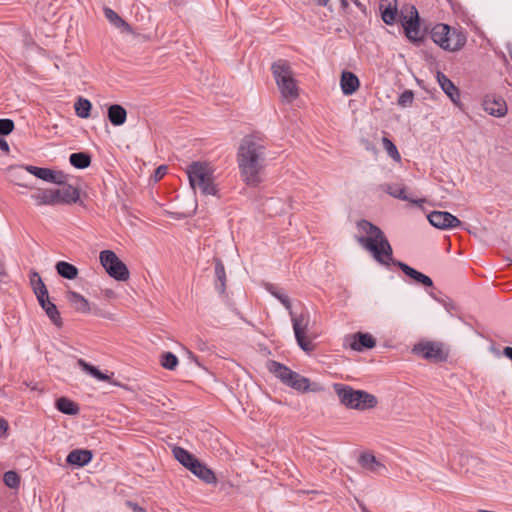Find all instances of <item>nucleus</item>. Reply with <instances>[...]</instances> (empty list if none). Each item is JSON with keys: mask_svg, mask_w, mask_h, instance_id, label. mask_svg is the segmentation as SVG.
<instances>
[{"mask_svg": "<svg viewBox=\"0 0 512 512\" xmlns=\"http://www.w3.org/2000/svg\"><path fill=\"white\" fill-rule=\"evenodd\" d=\"M334 389L340 402L349 409L364 411L373 409L378 404L376 396L366 391L355 390L342 384H336Z\"/></svg>", "mask_w": 512, "mask_h": 512, "instance_id": "39448f33", "label": "nucleus"}, {"mask_svg": "<svg viewBox=\"0 0 512 512\" xmlns=\"http://www.w3.org/2000/svg\"><path fill=\"white\" fill-rule=\"evenodd\" d=\"M379 10L384 23L392 25L396 22L398 15L397 0H380Z\"/></svg>", "mask_w": 512, "mask_h": 512, "instance_id": "f3484780", "label": "nucleus"}, {"mask_svg": "<svg viewBox=\"0 0 512 512\" xmlns=\"http://www.w3.org/2000/svg\"><path fill=\"white\" fill-rule=\"evenodd\" d=\"M92 459V453L89 450L76 449L71 451L67 456V462L72 465L84 466Z\"/></svg>", "mask_w": 512, "mask_h": 512, "instance_id": "a878e982", "label": "nucleus"}, {"mask_svg": "<svg viewBox=\"0 0 512 512\" xmlns=\"http://www.w3.org/2000/svg\"><path fill=\"white\" fill-rule=\"evenodd\" d=\"M267 141L264 137L251 134L240 143L237 162L243 182L252 187L258 186L266 166Z\"/></svg>", "mask_w": 512, "mask_h": 512, "instance_id": "f03ea898", "label": "nucleus"}, {"mask_svg": "<svg viewBox=\"0 0 512 512\" xmlns=\"http://www.w3.org/2000/svg\"><path fill=\"white\" fill-rule=\"evenodd\" d=\"M0 150L4 151L5 153L9 152V145L6 140L0 138Z\"/></svg>", "mask_w": 512, "mask_h": 512, "instance_id": "8fccbe9b", "label": "nucleus"}, {"mask_svg": "<svg viewBox=\"0 0 512 512\" xmlns=\"http://www.w3.org/2000/svg\"><path fill=\"white\" fill-rule=\"evenodd\" d=\"M381 188L384 192H386L387 194H389L390 196L394 197V198H397V199H401V200H404V201H409L413 204H420V203H423L425 202L424 199L422 200H415V199H412L410 198L407 194H406V190H405V187L401 184H383L381 185Z\"/></svg>", "mask_w": 512, "mask_h": 512, "instance_id": "a211bd4d", "label": "nucleus"}, {"mask_svg": "<svg viewBox=\"0 0 512 512\" xmlns=\"http://www.w3.org/2000/svg\"><path fill=\"white\" fill-rule=\"evenodd\" d=\"M107 116L112 125L121 126L126 122L127 111L123 106L113 104L109 106Z\"/></svg>", "mask_w": 512, "mask_h": 512, "instance_id": "5701e85b", "label": "nucleus"}, {"mask_svg": "<svg viewBox=\"0 0 512 512\" xmlns=\"http://www.w3.org/2000/svg\"><path fill=\"white\" fill-rule=\"evenodd\" d=\"M345 342L352 350L358 352H361L364 349H372L376 345V340L372 335L362 332L346 336Z\"/></svg>", "mask_w": 512, "mask_h": 512, "instance_id": "4468645a", "label": "nucleus"}, {"mask_svg": "<svg viewBox=\"0 0 512 512\" xmlns=\"http://www.w3.org/2000/svg\"><path fill=\"white\" fill-rule=\"evenodd\" d=\"M414 100V94L411 90H405L398 98V105L401 107H409Z\"/></svg>", "mask_w": 512, "mask_h": 512, "instance_id": "a19ab883", "label": "nucleus"}, {"mask_svg": "<svg viewBox=\"0 0 512 512\" xmlns=\"http://www.w3.org/2000/svg\"><path fill=\"white\" fill-rule=\"evenodd\" d=\"M342 7L346 8L348 7V2L346 0H341Z\"/></svg>", "mask_w": 512, "mask_h": 512, "instance_id": "864d4df0", "label": "nucleus"}, {"mask_svg": "<svg viewBox=\"0 0 512 512\" xmlns=\"http://www.w3.org/2000/svg\"><path fill=\"white\" fill-rule=\"evenodd\" d=\"M271 69L282 98L289 103L297 99L299 89L289 62L279 59Z\"/></svg>", "mask_w": 512, "mask_h": 512, "instance_id": "20e7f679", "label": "nucleus"}, {"mask_svg": "<svg viewBox=\"0 0 512 512\" xmlns=\"http://www.w3.org/2000/svg\"><path fill=\"white\" fill-rule=\"evenodd\" d=\"M215 276H216V290L223 294L226 289V273L225 268L220 259H215Z\"/></svg>", "mask_w": 512, "mask_h": 512, "instance_id": "cd10ccee", "label": "nucleus"}, {"mask_svg": "<svg viewBox=\"0 0 512 512\" xmlns=\"http://www.w3.org/2000/svg\"><path fill=\"white\" fill-rule=\"evenodd\" d=\"M289 314L291 316L293 330L298 345L305 352L313 351L314 344L306 336V332L309 325V315L306 313H301L300 315L297 316L294 315L292 311H290Z\"/></svg>", "mask_w": 512, "mask_h": 512, "instance_id": "1a4fd4ad", "label": "nucleus"}, {"mask_svg": "<svg viewBox=\"0 0 512 512\" xmlns=\"http://www.w3.org/2000/svg\"><path fill=\"white\" fill-rule=\"evenodd\" d=\"M190 471L205 483L211 484L217 481L214 472L199 460L190 464Z\"/></svg>", "mask_w": 512, "mask_h": 512, "instance_id": "6ab92c4d", "label": "nucleus"}, {"mask_svg": "<svg viewBox=\"0 0 512 512\" xmlns=\"http://www.w3.org/2000/svg\"><path fill=\"white\" fill-rule=\"evenodd\" d=\"M430 224L439 229H451L461 225V221L449 212L433 211L428 215Z\"/></svg>", "mask_w": 512, "mask_h": 512, "instance_id": "f8f14e48", "label": "nucleus"}, {"mask_svg": "<svg viewBox=\"0 0 512 512\" xmlns=\"http://www.w3.org/2000/svg\"><path fill=\"white\" fill-rule=\"evenodd\" d=\"M14 129V122L11 119H0V134L9 135Z\"/></svg>", "mask_w": 512, "mask_h": 512, "instance_id": "79ce46f5", "label": "nucleus"}, {"mask_svg": "<svg viewBox=\"0 0 512 512\" xmlns=\"http://www.w3.org/2000/svg\"><path fill=\"white\" fill-rule=\"evenodd\" d=\"M4 483L9 488H17L20 484V477L14 471H7L4 474Z\"/></svg>", "mask_w": 512, "mask_h": 512, "instance_id": "ea45409f", "label": "nucleus"}, {"mask_svg": "<svg viewBox=\"0 0 512 512\" xmlns=\"http://www.w3.org/2000/svg\"><path fill=\"white\" fill-rule=\"evenodd\" d=\"M55 268H56L57 273L63 278L72 280V279L77 278V276H78L77 267L68 262L59 261L56 264Z\"/></svg>", "mask_w": 512, "mask_h": 512, "instance_id": "7c9ffc66", "label": "nucleus"}, {"mask_svg": "<svg viewBox=\"0 0 512 512\" xmlns=\"http://www.w3.org/2000/svg\"><path fill=\"white\" fill-rule=\"evenodd\" d=\"M39 280L42 281V278L41 276L39 275L38 272L36 271H33L30 275V282H31V285L33 287V290H34V293L36 294L37 291H38V288H40V283H39Z\"/></svg>", "mask_w": 512, "mask_h": 512, "instance_id": "c03bdc74", "label": "nucleus"}, {"mask_svg": "<svg viewBox=\"0 0 512 512\" xmlns=\"http://www.w3.org/2000/svg\"><path fill=\"white\" fill-rule=\"evenodd\" d=\"M431 38L434 43L449 52L461 50L467 41L463 31L451 28L447 24L435 25L431 31Z\"/></svg>", "mask_w": 512, "mask_h": 512, "instance_id": "423d86ee", "label": "nucleus"}, {"mask_svg": "<svg viewBox=\"0 0 512 512\" xmlns=\"http://www.w3.org/2000/svg\"><path fill=\"white\" fill-rule=\"evenodd\" d=\"M340 86L343 94L352 95L359 88L360 82L358 77L354 73L344 71L341 74Z\"/></svg>", "mask_w": 512, "mask_h": 512, "instance_id": "aec40b11", "label": "nucleus"}, {"mask_svg": "<svg viewBox=\"0 0 512 512\" xmlns=\"http://www.w3.org/2000/svg\"><path fill=\"white\" fill-rule=\"evenodd\" d=\"M359 235L356 236L358 244L368 251L374 260L381 265L398 266L407 276L422 284L431 287L433 282L427 275L415 270L409 265L393 259V249L383 231L367 220L357 222Z\"/></svg>", "mask_w": 512, "mask_h": 512, "instance_id": "f257e3e1", "label": "nucleus"}, {"mask_svg": "<svg viewBox=\"0 0 512 512\" xmlns=\"http://www.w3.org/2000/svg\"><path fill=\"white\" fill-rule=\"evenodd\" d=\"M67 299L70 302L71 306L75 309V311L80 313H89L91 308L88 300L83 297L81 294L75 291L67 292Z\"/></svg>", "mask_w": 512, "mask_h": 512, "instance_id": "4be33fe9", "label": "nucleus"}, {"mask_svg": "<svg viewBox=\"0 0 512 512\" xmlns=\"http://www.w3.org/2000/svg\"><path fill=\"white\" fill-rule=\"evenodd\" d=\"M268 369L286 385L289 384L294 374V371L276 361H270L268 363Z\"/></svg>", "mask_w": 512, "mask_h": 512, "instance_id": "393cba45", "label": "nucleus"}, {"mask_svg": "<svg viewBox=\"0 0 512 512\" xmlns=\"http://www.w3.org/2000/svg\"><path fill=\"white\" fill-rule=\"evenodd\" d=\"M56 408L67 415H76L79 411L77 404L65 397L56 400Z\"/></svg>", "mask_w": 512, "mask_h": 512, "instance_id": "2f4dec72", "label": "nucleus"}, {"mask_svg": "<svg viewBox=\"0 0 512 512\" xmlns=\"http://www.w3.org/2000/svg\"><path fill=\"white\" fill-rule=\"evenodd\" d=\"M359 463L370 471H376V467L380 466L375 456L368 453H364L360 456Z\"/></svg>", "mask_w": 512, "mask_h": 512, "instance_id": "4c0bfd02", "label": "nucleus"}, {"mask_svg": "<svg viewBox=\"0 0 512 512\" xmlns=\"http://www.w3.org/2000/svg\"><path fill=\"white\" fill-rule=\"evenodd\" d=\"M173 455L188 470H190V464L198 460L193 454L182 447H174Z\"/></svg>", "mask_w": 512, "mask_h": 512, "instance_id": "c85d7f7f", "label": "nucleus"}, {"mask_svg": "<svg viewBox=\"0 0 512 512\" xmlns=\"http://www.w3.org/2000/svg\"><path fill=\"white\" fill-rule=\"evenodd\" d=\"M271 293L285 306L289 312L292 311L291 301L287 295L275 291H271Z\"/></svg>", "mask_w": 512, "mask_h": 512, "instance_id": "37998d69", "label": "nucleus"}, {"mask_svg": "<svg viewBox=\"0 0 512 512\" xmlns=\"http://www.w3.org/2000/svg\"><path fill=\"white\" fill-rule=\"evenodd\" d=\"M330 0H315V2L320 6H327Z\"/></svg>", "mask_w": 512, "mask_h": 512, "instance_id": "603ef678", "label": "nucleus"}, {"mask_svg": "<svg viewBox=\"0 0 512 512\" xmlns=\"http://www.w3.org/2000/svg\"><path fill=\"white\" fill-rule=\"evenodd\" d=\"M400 18L405 34L411 41H419V14L414 5H405L400 11Z\"/></svg>", "mask_w": 512, "mask_h": 512, "instance_id": "6e6552de", "label": "nucleus"}, {"mask_svg": "<svg viewBox=\"0 0 512 512\" xmlns=\"http://www.w3.org/2000/svg\"><path fill=\"white\" fill-rule=\"evenodd\" d=\"M7 276V272L5 269V265L0 259V283L4 280V278Z\"/></svg>", "mask_w": 512, "mask_h": 512, "instance_id": "09e8293b", "label": "nucleus"}, {"mask_svg": "<svg viewBox=\"0 0 512 512\" xmlns=\"http://www.w3.org/2000/svg\"><path fill=\"white\" fill-rule=\"evenodd\" d=\"M161 365L168 370H174L178 365V358L171 352H165L161 357Z\"/></svg>", "mask_w": 512, "mask_h": 512, "instance_id": "58836bf2", "label": "nucleus"}, {"mask_svg": "<svg viewBox=\"0 0 512 512\" xmlns=\"http://www.w3.org/2000/svg\"><path fill=\"white\" fill-rule=\"evenodd\" d=\"M268 369L286 385L289 384L294 374V371L276 361H270L268 363Z\"/></svg>", "mask_w": 512, "mask_h": 512, "instance_id": "b1692460", "label": "nucleus"}, {"mask_svg": "<svg viewBox=\"0 0 512 512\" xmlns=\"http://www.w3.org/2000/svg\"><path fill=\"white\" fill-rule=\"evenodd\" d=\"M288 386L298 391H307L310 386V381L308 378L294 372Z\"/></svg>", "mask_w": 512, "mask_h": 512, "instance_id": "c9c22d12", "label": "nucleus"}, {"mask_svg": "<svg viewBox=\"0 0 512 512\" xmlns=\"http://www.w3.org/2000/svg\"><path fill=\"white\" fill-rule=\"evenodd\" d=\"M100 263L106 272L117 281H126L129 278V270L124 262H122L115 252L111 250H103L99 255Z\"/></svg>", "mask_w": 512, "mask_h": 512, "instance_id": "0eeeda50", "label": "nucleus"}, {"mask_svg": "<svg viewBox=\"0 0 512 512\" xmlns=\"http://www.w3.org/2000/svg\"><path fill=\"white\" fill-rule=\"evenodd\" d=\"M26 170L30 174L34 175L35 177H37L39 179H42L47 182L56 183V184H62L63 178H65V176L62 173H56L48 168H41V167L29 165V166H26Z\"/></svg>", "mask_w": 512, "mask_h": 512, "instance_id": "2eb2a0df", "label": "nucleus"}, {"mask_svg": "<svg viewBox=\"0 0 512 512\" xmlns=\"http://www.w3.org/2000/svg\"><path fill=\"white\" fill-rule=\"evenodd\" d=\"M69 161L75 168L85 169L90 166L91 157L85 152L72 153L69 157Z\"/></svg>", "mask_w": 512, "mask_h": 512, "instance_id": "473e14b6", "label": "nucleus"}, {"mask_svg": "<svg viewBox=\"0 0 512 512\" xmlns=\"http://www.w3.org/2000/svg\"><path fill=\"white\" fill-rule=\"evenodd\" d=\"M78 366L86 373L92 375L96 379L100 381H110V377L104 373H102L99 369H97L95 366L87 363L83 359H78L77 361Z\"/></svg>", "mask_w": 512, "mask_h": 512, "instance_id": "72a5a7b5", "label": "nucleus"}, {"mask_svg": "<svg viewBox=\"0 0 512 512\" xmlns=\"http://www.w3.org/2000/svg\"><path fill=\"white\" fill-rule=\"evenodd\" d=\"M511 59H512V52L510 53Z\"/></svg>", "mask_w": 512, "mask_h": 512, "instance_id": "4d7b16f0", "label": "nucleus"}, {"mask_svg": "<svg viewBox=\"0 0 512 512\" xmlns=\"http://www.w3.org/2000/svg\"><path fill=\"white\" fill-rule=\"evenodd\" d=\"M166 173H167V166L161 165L155 170L153 178L155 181H159L166 175Z\"/></svg>", "mask_w": 512, "mask_h": 512, "instance_id": "a18cd8bd", "label": "nucleus"}, {"mask_svg": "<svg viewBox=\"0 0 512 512\" xmlns=\"http://www.w3.org/2000/svg\"><path fill=\"white\" fill-rule=\"evenodd\" d=\"M187 175L191 188L197 189L203 195H216L217 187L214 183V170L206 162H193L187 168Z\"/></svg>", "mask_w": 512, "mask_h": 512, "instance_id": "7ed1b4c3", "label": "nucleus"}, {"mask_svg": "<svg viewBox=\"0 0 512 512\" xmlns=\"http://www.w3.org/2000/svg\"><path fill=\"white\" fill-rule=\"evenodd\" d=\"M127 505L130 508H132L133 512H146L145 509H143L142 507L138 506L136 503L128 501Z\"/></svg>", "mask_w": 512, "mask_h": 512, "instance_id": "de8ad7c7", "label": "nucleus"}, {"mask_svg": "<svg viewBox=\"0 0 512 512\" xmlns=\"http://www.w3.org/2000/svg\"><path fill=\"white\" fill-rule=\"evenodd\" d=\"M76 115L80 118H88L92 108L91 102L85 98H79L74 105Z\"/></svg>", "mask_w": 512, "mask_h": 512, "instance_id": "f704fd0d", "label": "nucleus"}, {"mask_svg": "<svg viewBox=\"0 0 512 512\" xmlns=\"http://www.w3.org/2000/svg\"><path fill=\"white\" fill-rule=\"evenodd\" d=\"M483 109L494 117H504L508 112L505 99L497 95H486L483 100Z\"/></svg>", "mask_w": 512, "mask_h": 512, "instance_id": "ddd939ff", "label": "nucleus"}, {"mask_svg": "<svg viewBox=\"0 0 512 512\" xmlns=\"http://www.w3.org/2000/svg\"><path fill=\"white\" fill-rule=\"evenodd\" d=\"M413 352L422 355L425 359H442V349L440 345L434 342H425L416 344Z\"/></svg>", "mask_w": 512, "mask_h": 512, "instance_id": "dca6fc26", "label": "nucleus"}, {"mask_svg": "<svg viewBox=\"0 0 512 512\" xmlns=\"http://www.w3.org/2000/svg\"><path fill=\"white\" fill-rule=\"evenodd\" d=\"M362 512H369L366 507H362Z\"/></svg>", "mask_w": 512, "mask_h": 512, "instance_id": "6e6d98bb", "label": "nucleus"}, {"mask_svg": "<svg viewBox=\"0 0 512 512\" xmlns=\"http://www.w3.org/2000/svg\"><path fill=\"white\" fill-rule=\"evenodd\" d=\"M8 430V423L6 420L0 418V436L5 435Z\"/></svg>", "mask_w": 512, "mask_h": 512, "instance_id": "49530a36", "label": "nucleus"}, {"mask_svg": "<svg viewBox=\"0 0 512 512\" xmlns=\"http://www.w3.org/2000/svg\"><path fill=\"white\" fill-rule=\"evenodd\" d=\"M104 295L106 298H115V293L111 289L104 290Z\"/></svg>", "mask_w": 512, "mask_h": 512, "instance_id": "3c124183", "label": "nucleus"}, {"mask_svg": "<svg viewBox=\"0 0 512 512\" xmlns=\"http://www.w3.org/2000/svg\"><path fill=\"white\" fill-rule=\"evenodd\" d=\"M382 144L384 149L386 150L387 154L395 161L400 162L401 161V155L398 152L396 146L394 143L387 137L382 138Z\"/></svg>", "mask_w": 512, "mask_h": 512, "instance_id": "e433bc0d", "label": "nucleus"}, {"mask_svg": "<svg viewBox=\"0 0 512 512\" xmlns=\"http://www.w3.org/2000/svg\"><path fill=\"white\" fill-rule=\"evenodd\" d=\"M61 187L52 189V196H53V203L55 205H63V204H73L76 203L80 198V191L78 188L70 185L65 184V181L63 180V183L60 184Z\"/></svg>", "mask_w": 512, "mask_h": 512, "instance_id": "9b49d317", "label": "nucleus"}, {"mask_svg": "<svg viewBox=\"0 0 512 512\" xmlns=\"http://www.w3.org/2000/svg\"><path fill=\"white\" fill-rule=\"evenodd\" d=\"M356 6L361 7V3L358 0H352Z\"/></svg>", "mask_w": 512, "mask_h": 512, "instance_id": "5fc2aeb1", "label": "nucleus"}, {"mask_svg": "<svg viewBox=\"0 0 512 512\" xmlns=\"http://www.w3.org/2000/svg\"><path fill=\"white\" fill-rule=\"evenodd\" d=\"M39 283L41 285H40V288H38V291L36 293L38 302H39L40 306L42 307V309L46 312V315L51 320V322L55 326L60 328L63 325V321H62V318L58 311V308L54 303H52L50 301L48 290H47L44 282L39 280Z\"/></svg>", "mask_w": 512, "mask_h": 512, "instance_id": "9d476101", "label": "nucleus"}, {"mask_svg": "<svg viewBox=\"0 0 512 512\" xmlns=\"http://www.w3.org/2000/svg\"><path fill=\"white\" fill-rule=\"evenodd\" d=\"M437 80L442 90L447 94V96L454 103H457L460 94L458 88L454 85V83L442 72L437 73Z\"/></svg>", "mask_w": 512, "mask_h": 512, "instance_id": "412c9836", "label": "nucleus"}, {"mask_svg": "<svg viewBox=\"0 0 512 512\" xmlns=\"http://www.w3.org/2000/svg\"><path fill=\"white\" fill-rule=\"evenodd\" d=\"M105 17L115 27L122 29L124 32L130 33L132 31L131 26L125 22L114 10L111 8H104Z\"/></svg>", "mask_w": 512, "mask_h": 512, "instance_id": "bb28decb", "label": "nucleus"}, {"mask_svg": "<svg viewBox=\"0 0 512 512\" xmlns=\"http://www.w3.org/2000/svg\"><path fill=\"white\" fill-rule=\"evenodd\" d=\"M37 206H54L52 189H38L36 193L31 195Z\"/></svg>", "mask_w": 512, "mask_h": 512, "instance_id": "c756f323", "label": "nucleus"}]
</instances>
